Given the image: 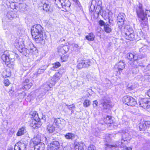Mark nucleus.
<instances>
[{"mask_svg": "<svg viewBox=\"0 0 150 150\" xmlns=\"http://www.w3.org/2000/svg\"><path fill=\"white\" fill-rule=\"evenodd\" d=\"M136 10L137 14L138 17L140 19V20L144 21L147 19V16L150 17V11L149 10H146L145 13L142 10L141 4H139V6L136 7Z\"/></svg>", "mask_w": 150, "mask_h": 150, "instance_id": "nucleus-1", "label": "nucleus"}, {"mask_svg": "<svg viewBox=\"0 0 150 150\" xmlns=\"http://www.w3.org/2000/svg\"><path fill=\"white\" fill-rule=\"evenodd\" d=\"M123 103L125 104L131 106H134L137 105L135 99L130 96H124L122 99Z\"/></svg>", "mask_w": 150, "mask_h": 150, "instance_id": "nucleus-2", "label": "nucleus"}, {"mask_svg": "<svg viewBox=\"0 0 150 150\" xmlns=\"http://www.w3.org/2000/svg\"><path fill=\"white\" fill-rule=\"evenodd\" d=\"M14 54H10L8 51H5L4 52L1 57L3 61L6 63L12 61L13 59L14 58Z\"/></svg>", "mask_w": 150, "mask_h": 150, "instance_id": "nucleus-3", "label": "nucleus"}, {"mask_svg": "<svg viewBox=\"0 0 150 150\" xmlns=\"http://www.w3.org/2000/svg\"><path fill=\"white\" fill-rule=\"evenodd\" d=\"M17 47H19V51L22 54L26 56H28L30 53L32 54L33 52L34 49L35 50V48H28V49L24 48L23 47L22 45L21 46L20 43L18 42V45H16Z\"/></svg>", "mask_w": 150, "mask_h": 150, "instance_id": "nucleus-4", "label": "nucleus"}, {"mask_svg": "<svg viewBox=\"0 0 150 150\" xmlns=\"http://www.w3.org/2000/svg\"><path fill=\"white\" fill-rule=\"evenodd\" d=\"M43 28L40 25H34L31 29L32 35L35 37L37 34L43 33Z\"/></svg>", "mask_w": 150, "mask_h": 150, "instance_id": "nucleus-5", "label": "nucleus"}, {"mask_svg": "<svg viewBox=\"0 0 150 150\" xmlns=\"http://www.w3.org/2000/svg\"><path fill=\"white\" fill-rule=\"evenodd\" d=\"M139 103L140 106L144 109H148L150 108V99H141L139 100Z\"/></svg>", "mask_w": 150, "mask_h": 150, "instance_id": "nucleus-6", "label": "nucleus"}, {"mask_svg": "<svg viewBox=\"0 0 150 150\" xmlns=\"http://www.w3.org/2000/svg\"><path fill=\"white\" fill-rule=\"evenodd\" d=\"M62 10L64 11H69L70 9L71 3L69 0H62L60 3Z\"/></svg>", "mask_w": 150, "mask_h": 150, "instance_id": "nucleus-7", "label": "nucleus"}, {"mask_svg": "<svg viewBox=\"0 0 150 150\" xmlns=\"http://www.w3.org/2000/svg\"><path fill=\"white\" fill-rule=\"evenodd\" d=\"M62 75V73L60 72L56 73L54 75L51 81H52V83H51L50 84H48L49 86L48 90H49L53 85H54L55 82L60 79Z\"/></svg>", "mask_w": 150, "mask_h": 150, "instance_id": "nucleus-8", "label": "nucleus"}, {"mask_svg": "<svg viewBox=\"0 0 150 150\" xmlns=\"http://www.w3.org/2000/svg\"><path fill=\"white\" fill-rule=\"evenodd\" d=\"M125 38L126 39L130 40H133L134 38V31L131 28H127L125 33Z\"/></svg>", "mask_w": 150, "mask_h": 150, "instance_id": "nucleus-9", "label": "nucleus"}, {"mask_svg": "<svg viewBox=\"0 0 150 150\" xmlns=\"http://www.w3.org/2000/svg\"><path fill=\"white\" fill-rule=\"evenodd\" d=\"M125 15L124 13H120L117 18V21L118 23V27L121 29L124 24Z\"/></svg>", "mask_w": 150, "mask_h": 150, "instance_id": "nucleus-10", "label": "nucleus"}, {"mask_svg": "<svg viewBox=\"0 0 150 150\" xmlns=\"http://www.w3.org/2000/svg\"><path fill=\"white\" fill-rule=\"evenodd\" d=\"M65 124V120L62 118L53 119V122L52 124L53 125H56L58 127H60L62 126H64Z\"/></svg>", "mask_w": 150, "mask_h": 150, "instance_id": "nucleus-11", "label": "nucleus"}, {"mask_svg": "<svg viewBox=\"0 0 150 150\" xmlns=\"http://www.w3.org/2000/svg\"><path fill=\"white\" fill-rule=\"evenodd\" d=\"M36 36L35 37L34 36H32L36 43H40L42 44L45 43V40L43 39V33L37 34Z\"/></svg>", "mask_w": 150, "mask_h": 150, "instance_id": "nucleus-12", "label": "nucleus"}, {"mask_svg": "<svg viewBox=\"0 0 150 150\" xmlns=\"http://www.w3.org/2000/svg\"><path fill=\"white\" fill-rule=\"evenodd\" d=\"M59 144L57 141H53L50 143L47 148L48 150H57L59 149Z\"/></svg>", "mask_w": 150, "mask_h": 150, "instance_id": "nucleus-13", "label": "nucleus"}, {"mask_svg": "<svg viewBox=\"0 0 150 150\" xmlns=\"http://www.w3.org/2000/svg\"><path fill=\"white\" fill-rule=\"evenodd\" d=\"M138 56V54H135L134 53H129L126 54V57L129 60L132 61L134 59H137Z\"/></svg>", "mask_w": 150, "mask_h": 150, "instance_id": "nucleus-14", "label": "nucleus"}, {"mask_svg": "<svg viewBox=\"0 0 150 150\" xmlns=\"http://www.w3.org/2000/svg\"><path fill=\"white\" fill-rule=\"evenodd\" d=\"M26 148V146L25 144L20 143L18 145H15L14 150H25Z\"/></svg>", "mask_w": 150, "mask_h": 150, "instance_id": "nucleus-15", "label": "nucleus"}, {"mask_svg": "<svg viewBox=\"0 0 150 150\" xmlns=\"http://www.w3.org/2000/svg\"><path fill=\"white\" fill-rule=\"evenodd\" d=\"M74 144L75 150H84L83 147L84 144L82 142H81L80 143L76 142Z\"/></svg>", "mask_w": 150, "mask_h": 150, "instance_id": "nucleus-16", "label": "nucleus"}, {"mask_svg": "<svg viewBox=\"0 0 150 150\" xmlns=\"http://www.w3.org/2000/svg\"><path fill=\"white\" fill-rule=\"evenodd\" d=\"M58 52L59 54H64L68 50V47L67 46H63L60 47L58 48Z\"/></svg>", "mask_w": 150, "mask_h": 150, "instance_id": "nucleus-17", "label": "nucleus"}, {"mask_svg": "<svg viewBox=\"0 0 150 150\" xmlns=\"http://www.w3.org/2000/svg\"><path fill=\"white\" fill-rule=\"evenodd\" d=\"M26 132V127L23 126L19 128L16 133V135L18 136H22L25 134Z\"/></svg>", "mask_w": 150, "mask_h": 150, "instance_id": "nucleus-18", "label": "nucleus"}, {"mask_svg": "<svg viewBox=\"0 0 150 150\" xmlns=\"http://www.w3.org/2000/svg\"><path fill=\"white\" fill-rule=\"evenodd\" d=\"M125 64L124 60L120 61L117 63L116 65L117 68L119 71L122 70L125 67Z\"/></svg>", "mask_w": 150, "mask_h": 150, "instance_id": "nucleus-19", "label": "nucleus"}, {"mask_svg": "<svg viewBox=\"0 0 150 150\" xmlns=\"http://www.w3.org/2000/svg\"><path fill=\"white\" fill-rule=\"evenodd\" d=\"M75 134L72 132L67 133L64 135L65 139L68 140H72L75 138Z\"/></svg>", "mask_w": 150, "mask_h": 150, "instance_id": "nucleus-20", "label": "nucleus"}, {"mask_svg": "<svg viewBox=\"0 0 150 150\" xmlns=\"http://www.w3.org/2000/svg\"><path fill=\"white\" fill-rule=\"evenodd\" d=\"M34 146V150H44L45 144L42 142L35 145Z\"/></svg>", "mask_w": 150, "mask_h": 150, "instance_id": "nucleus-21", "label": "nucleus"}, {"mask_svg": "<svg viewBox=\"0 0 150 150\" xmlns=\"http://www.w3.org/2000/svg\"><path fill=\"white\" fill-rule=\"evenodd\" d=\"M43 9L46 12H51L52 11V8L48 4L45 3L43 4Z\"/></svg>", "mask_w": 150, "mask_h": 150, "instance_id": "nucleus-22", "label": "nucleus"}, {"mask_svg": "<svg viewBox=\"0 0 150 150\" xmlns=\"http://www.w3.org/2000/svg\"><path fill=\"white\" fill-rule=\"evenodd\" d=\"M102 2L101 1H98V3L97 4V1L96 0H93L91 2V7H93L94 8H95V7L97 6H97L100 8L101 9V5Z\"/></svg>", "mask_w": 150, "mask_h": 150, "instance_id": "nucleus-23", "label": "nucleus"}, {"mask_svg": "<svg viewBox=\"0 0 150 150\" xmlns=\"http://www.w3.org/2000/svg\"><path fill=\"white\" fill-rule=\"evenodd\" d=\"M30 115L31 116V118L37 121H40V119L38 117V113L35 111H32L30 112Z\"/></svg>", "mask_w": 150, "mask_h": 150, "instance_id": "nucleus-24", "label": "nucleus"}, {"mask_svg": "<svg viewBox=\"0 0 150 150\" xmlns=\"http://www.w3.org/2000/svg\"><path fill=\"white\" fill-rule=\"evenodd\" d=\"M41 139L39 135H37L36 137L33 138V142L34 144V146L35 145H37L39 143H41L40 142Z\"/></svg>", "mask_w": 150, "mask_h": 150, "instance_id": "nucleus-25", "label": "nucleus"}, {"mask_svg": "<svg viewBox=\"0 0 150 150\" xmlns=\"http://www.w3.org/2000/svg\"><path fill=\"white\" fill-rule=\"evenodd\" d=\"M95 36L93 33H91L86 36V39L90 41H92L94 40Z\"/></svg>", "mask_w": 150, "mask_h": 150, "instance_id": "nucleus-26", "label": "nucleus"}, {"mask_svg": "<svg viewBox=\"0 0 150 150\" xmlns=\"http://www.w3.org/2000/svg\"><path fill=\"white\" fill-rule=\"evenodd\" d=\"M39 121H37L35 119H33L31 123H30V125L33 128L36 127H39V125L38 123Z\"/></svg>", "mask_w": 150, "mask_h": 150, "instance_id": "nucleus-27", "label": "nucleus"}, {"mask_svg": "<svg viewBox=\"0 0 150 150\" xmlns=\"http://www.w3.org/2000/svg\"><path fill=\"white\" fill-rule=\"evenodd\" d=\"M28 6L25 3L19 4V8L21 11H25L27 10Z\"/></svg>", "mask_w": 150, "mask_h": 150, "instance_id": "nucleus-28", "label": "nucleus"}, {"mask_svg": "<svg viewBox=\"0 0 150 150\" xmlns=\"http://www.w3.org/2000/svg\"><path fill=\"white\" fill-rule=\"evenodd\" d=\"M106 23H105V25L104 27V30L105 32L109 33L111 31L112 29L110 25L108 24H106Z\"/></svg>", "mask_w": 150, "mask_h": 150, "instance_id": "nucleus-29", "label": "nucleus"}, {"mask_svg": "<svg viewBox=\"0 0 150 150\" xmlns=\"http://www.w3.org/2000/svg\"><path fill=\"white\" fill-rule=\"evenodd\" d=\"M133 60V64L135 66V67H137L141 66L142 64L141 62L139 61V59H138V58H137V59H134Z\"/></svg>", "mask_w": 150, "mask_h": 150, "instance_id": "nucleus-30", "label": "nucleus"}, {"mask_svg": "<svg viewBox=\"0 0 150 150\" xmlns=\"http://www.w3.org/2000/svg\"><path fill=\"white\" fill-rule=\"evenodd\" d=\"M139 127L140 131H144L147 128L146 125L145 123H140Z\"/></svg>", "mask_w": 150, "mask_h": 150, "instance_id": "nucleus-31", "label": "nucleus"}, {"mask_svg": "<svg viewBox=\"0 0 150 150\" xmlns=\"http://www.w3.org/2000/svg\"><path fill=\"white\" fill-rule=\"evenodd\" d=\"M7 17L10 19H12L14 16V14L13 12L12 11H8L7 14Z\"/></svg>", "mask_w": 150, "mask_h": 150, "instance_id": "nucleus-32", "label": "nucleus"}, {"mask_svg": "<svg viewBox=\"0 0 150 150\" xmlns=\"http://www.w3.org/2000/svg\"><path fill=\"white\" fill-rule=\"evenodd\" d=\"M53 67L51 68V70H53L55 69H57L61 66L60 63L59 62H56L53 64Z\"/></svg>", "mask_w": 150, "mask_h": 150, "instance_id": "nucleus-33", "label": "nucleus"}, {"mask_svg": "<svg viewBox=\"0 0 150 150\" xmlns=\"http://www.w3.org/2000/svg\"><path fill=\"white\" fill-rule=\"evenodd\" d=\"M54 125H53L52 126L49 125L48 126L47 129L50 133L53 132L55 130V128L54 127Z\"/></svg>", "mask_w": 150, "mask_h": 150, "instance_id": "nucleus-34", "label": "nucleus"}, {"mask_svg": "<svg viewBox=\"0 0 150 150\" xmlns=\"http://www.w3.org/2000/svg\"><path fill=\"white\" fill-rule=\"evenodd\" d=\"M103 100L104 101V100ZM110 106V105L108 102V101L105 102L104 101L103 103V107L104 109H107L109 108Z\"/></svg>", "mask_w": 150, "mask_h": 150, "instance_id": "nucleus-35", "label": "nucleus"}, {"mask_svg": "<svg viewBox=\"0 0 150 150\" xmlns=\"http://www.w3.org/2000/svg\"><path fill=\"white\" fill-rule=\"evenodd\" d=\"M105 120L106 123L111 124L113 122L112 117L110 116H107Z\"/></svg>", "mask_w": 150, "mask_h": 150, "instance_id": "nucleus-36", "label": "nucleus"}, {"mask_svg": "<svg viewBox=\"0 0 150 150\" xmlns=\"http://www.w3.org/2000/svg\"><path fill=\"white\" fill-rule=\"evenodd\" d=\"M83 61L85 67H88L90 66L91 62L89 60H83Z\"/></svg>", "mask_w": 150, "mask_h": 150, "instance_id": "nucleus-37", "label": "nucleus"}, {"mask_svg": "<svg viewBox=\"0 0 150 150\" xmlns=\"http://www.w3.org/2000/svg\"><path fill=\"white\" fill-rule=\"evenodd\" d=\"M77 67L79 69H81L83 67H85L83 60L79 62L77 66Z\"/></svg>", "mask_w": 150, "mask_h": 150, "instance_id": "nucleus-38", "label": "nucleus"}, {"mask_svg": "<svg viewBox=\"0 0 150 150\" xmlns=\"http://www.w3.org/2000/svg\"><path fill=\"white\" fill-rule=\"evenodd\" d=\"M83 104L85 107H88L90 104V100L88 99L84 101Z\"/></svg>", "mask_w": 150, "mask_h": 150, "instance_id": "nucleus-39", "label": "nucleus"}, {"mask_svg": "<svg viewBox=\"0 0 150 150\" xmlns=\"http://www.w3.org/2000/svg\"><path fill=\"white\" fill-rule=\"evenodd\" d=\"M68 56L67 55H64L61 58L62 62H66L67 60Z\"/></svg>", "mask_w": 150, "mask_h": 150, "instance_id": "nucleus-40", "label": "nucleus"}, {"mask_svg": "<svg viewBox=\"0 0 150 150\" xmlns=\"http://www.w3.org/2000/svg\"><path fill=\"white\" fill-rule=\"evenodd\" d=\"M88 150H96V148L93 145H91L88 147Z\"/></svg>", "mask_w": 150, "mask_h": 150, "instance_id": "nucleus-41", "label": "nucleus"}, {"mask_svg": "<svg viewBox=\"0 0 150 150\" xmlns=\"http://www.w3.org/2000/svg\"><path fill=\"white\" fill-rule=\"evenodd\" d=\"M66 106H67L68 109L70 110H71L72 108H75L74 105L73 104L69 105L66 104Z\"/></svg>", "mask_w": 150, "mask_h": 150, "instance_id": "nucleus-42", "label": "nucleus"}, {"mask_svg": "<svg viewBox=\"0 0 150 150\" xmlns=\"http://www.w3.org/2000/svg\"><path fill=\"white\" fill-rule=\"evenodd\" d=\"M138 70L137 67H135L134 68L132 69V72L133 74H136L138 72Z\"/></svg>", "mask_w": 150, "mask_h": 150, "instance_id": "nucleus-43", "label": "nucleus"}, {"mask_svg": "<svg viewBox=\"0 0 150 150\" xmlns=\"http://www.w3.org/2000/svg\"><path fill=\"white\" fill-rule=\"evenodd\" d=\"M99 23L100 25L101 26H103L104 27V25H105V22L103 20H101L99 21Z\"/></svg>", "mask_w": 150, "mask_h": 150, "instance_id": "nucleus-44", "label": "nucleus"}, {"mask_svg": "<svg viewBox=\"0 0 150 150\" xmlns=\"http://www.w3.org/2000/svg\"><path fill=\"white\" fill-rule=\"evenodd\" d=\"M47 66L46 65H45L42 66L40 67V68L39 69L42 71V72H44V71L47 69Z\"/></svg>", "mask_w": 150, "mask_h": 150, "instance_id": "nucleus-45", "label": "nucleus"}, {"mask_svg": "<svg viewBox=\"0 0 150 150\" xmlns=\"http://www.w3.org/2000/svg\"><path fill=\"white\" fill-rule=\"evenodd\" d=\"M24 86L25 88H27V87L29 88H30L32 86V83H30L28 84H24Z\"/></svg>", "mask_w": 150, "mask_h": 150, "instance_id": "nucleus-46", "label": "nucleus"}, {"mask_svg": "<svg viewBox=\"0 0 150 150\" xmlns=\"http://www.w3.org/2000/svg\"><path fill=\"white\" fill-rule=\"evenodd\" d=\"M4 83L6 86H8L9 84V81L8 79H6L4 80Z\"/></svg>", "mask_w": 150, "mask_h": 150, "instance_id": "nucleus-47", "label": "nucleus"}, {"mask_svg": "<svg viewBox=\"0 0 150 150\" xmlns=\"http://www.w3.org/2000/svg\"><path fill=\"white\" fill-rule=\"evenodd\" d=\"M7 65L8 67L11 68H13L14 66V64H13L12 63H11V62L7 64Z\"/></svg>", "mask_w": 150, "mask_h": 150, "instance_id": "nucleus-48", "label": "nucleus"}, {"mask_svg": "<svg viewBox=\"0 0 150 150\" xmlns=\"http://www.w3.org/2000/svg\"><path fill=\"white\" fill-rule=\"evenodd\" d=\"M98 102L96 100L93 101V105L94 107H96L97 105H98Z\"/></svg>", "mask_w": 150, "mask_h": 150, "instance_id": "nucleus-49", "label": "nucleus"}, {"mask_svg": "<svg viewBox=\"0 0 150 150\" xmlns=\"http://www.w3.org/2000/svg\"><path fill=\"white\" fill-rule=\"evenodd\" d=\"M11 8L13 9H16V6L15 5V4H11L10 6Z\"/></svg>", "mask_w": 150, "mask_h": 150, "instance_id": "nucleus-50", "label": "nucleus"}, {"mask_svg": "<svg viewBox=\"0 0 150 150\" xmlns=\"http://www.w3.org/2000/svg\"><path fill=\"white\" fill-rule=\"evenodd\" d=\"M45 140V141L46 142H47V143H48V142H50L51 141L50 138H49V137H44Z\"/></svg>", "mask_w": 150, "mask_h": 150, "instance_id": "nucleus-51", "label": "nucleus"}, {"mask_svg": "<svg viewBox=\"0 0 150 150\" xmlns=\"http://www.w3.org/2000/svg\"><path fill=\"white\" fill-rule=\"evenodd\" d=\"M122 140H124V141H127V140H129L127 138V137H125V136L124 135L122 136Z\"/></svg>", "mask_w": 150, "mask_h": 150, "instance_id": "nucleus-52", "label": "nucleus"}, {"mask_svg": "<svg viewBox=\"0 0 150 150\" xmlns=\"http://www.w3.org/2000/svg\"><path fill=\"white\" fill-rule=\"evenodd\" d=\"M42 71L40 69H39L37 71V73L38 74H40L44 72H42Z\"/></svg>", "mask_w": 150, "mask_h": 150, "instance_id": "nucleus-53", "label": "nucleus"}, {"mask_svg": "<svg viewBox=\"0 0 150 150\" xmlns=\"http://www.w3.org/2000/svg\"><path fill=\"white\" fill-rule=\"evenodd\" d=\"M29 82V80L28 79H26L24 81V84H27Z\"/></svg>", "mask_w": 150, "mask_h": 150, "instance_id": "nucleus-54", "label": "nucleus"}, {"mask_svg": "<svg viewBox=\"0 0 150 150\" xmlns=\"http://www.w3.org/2000/svg\"><path fill=\"white\" fill-rule=\"evenodd\" d=\"M126 150H132V148L131 147H127L125 149Z\"/></svg>", "mask_w": 150, "mask_h": 150, "instance_id": "nucleus-55", "label": "nucleus"}, {"mask_svg": "<svg viewBox=\"0 0 150 150\" xmlns=\"http://www.w3.org/2000/svg\"><path fill=\"white\" fill-rule=\"evenodd\" d=\"M74 2H75L77 4H79V1L78 0H73Z\"/></svg>", "mask_w": 150, "mask_h": 150, "instance_id": "nucleus-56", "label": "nucleus"}, {"mask_svg": "<svg viewBox=\"0 0 150 150\" xmlns=\"http://www.w3.org/2000/svg\"><path fill=\"white\" fill-rule=\"evenodd\" d=\"M148 96L150 97V89L147 92Z\"/></svg>", "mask_w": 150, "mask_h": 150, "instance_id": "nucleus-57", "label": "nucleus"}, {"mask_svg": "<svg viewBox=\"0 0 150 150\" xmlns=\"http://www.w3.org/2000/svg\"><path fill=\"white\" fill-rule=\"evenodd\" d=\"M73 46H74V47H76V48H77L78 47V45L77 44H74V45Z\"/></svg>", "mask_w": 150, "mask_h": 150, "instance_id": "nucleus-58", "label": "nucleus"}, {"mask_svg": "<svg viewBox=\"0 0 150 150\" xmlns=\"http://www.w3.org/2000/svg\"><path fill=\"white\" fill-rule=\"evenodd\" d=\"M62 0H54L55 1H57L58 3H61V1Z\"/></svg>", "mask_w": 150, "mask_h": 150, "instance_id": "nucleus-59", "label": "nucleus"}, {"mask_svg": "<svg viewBox=\"0 0 150 150\" xmlns=\"http://www.w3.org/2000/svg\"><path fill=\"white\" fill-rule=\"evenodd\" d=\"M144 49V47H142L140 49H139L140 51H142V50H143Z\"/></svg>", "mask_w": 150, "mask_h": 150, "instance_id": "nucleus-60", "label": "nucleus"}, {"mask_svg": "<svg viewBox=\"0 0 150 150\" xmlns=\"http://www.w3.org/2000/svg\"><path fill=\"white\" fill-rule=\"evenodd\" d=\"M25 0H16L17 1H25Z\"/></svg>", "mask_w": 150, "mask_h": 150, "instance_id": "nucleus-61", "label": "nucleus"}, {"mask_svg": "<svg viewBox=\"0 0 150 150\" xmlns=\"http://www.w3.org/2000/svg\"><path fill=\"white\" fill-rule=\"evenodd\" d=\"M44 118H45V116H44V115H43L42 117V119H44Z\"/></svg>", "mask_w": 150, "mask_h": 150, "instance_id": "nucleus-62", "label": "nucleus"}, {"mask_svg": "<svg viewBox=\"0 0 150 150\" xmlns=\"http://www.w3.org/2000/svg\"><path fill=\"white\" fill-rule=\"evenodd\" d=\"M140 34L141 35H142L143 33L142 31H141V32H140Z\"/></svg>", "mask_w": 150, "mask_h": 150, "instance_id": "nucleus-63", "label": "nucleus"}, {"mask_svg": "<svg viewBox=\"0 0 150 150\" xmlns=\"http://www.w3.org/2000/svg\"><path fill=\"white\" fill-rule=\"evenodd\" d=\"M7 77H8L9 76V75H8V76H7V75H6Z\"/></svg>", "mask_w": 150, "mask_h": 150, "instance_id": "nucleus-64", "label": "nucleus"}]
</instances>
